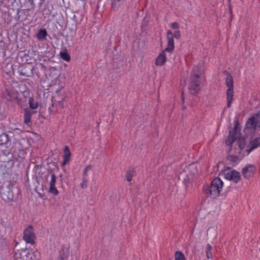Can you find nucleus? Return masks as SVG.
I'll use <instances>...</instances> for the list:
<instances>
[{
    "instance_id": "obj_1",
    "label": "nucleus",
    "mask_w": 260,
    "mask_h": 260,
    "mask_svg": "<svg viewBox=\"0 0 260 260\" xmlns=\"http://www.w3.org/2000/svg\"><path fill=\"white\" fill-rule=\"evenodd\" d=\"M206 81L205 76L202 66L198 64L193 67L191 72L188 85L189 93L195 95L199 92Z\"/></svg>"
},
{
    "instance_id": "obj_2",
    "label": "nucleus",
    "mask_w": 260,
    "mask_h": 260,
    "mask_svg": "<svg viewBox=\"0 0 260 260\" xmlns=\"http://www.w3.org/2000/svg\"><path fill=\"white\" fill-rule=\"evenodd\" d=\"M223 183L219 178H214L210 185H205L203 187L204 193L208 197L215 199L219 195Z\"/></svg>"
},
{
    "instance_id": "obj_3",
    "label": "nucleus",
    "mask_w": 260,
    "mask_h": 260,
    "mask_svg": "<svg viewBox=\"0 0 260 260\" xmlns=\"http://www.w3.org/2000/svg\"><path fill=\"white\" fill-rule=\"evenodd\" d=\"M15 184L10 180L4 181L0 186V194L3 200L11 202L14 199L13 188Z\"/></svg>"
},
{
    "instance_id": "obj_4",
    "label": "nucleus",
    "mask_w": 260,
    "mask_h": 260,
    "mask_svg": "<svg viewBox=\"0 0 260 260\" xmlns=\"http://www.w3.org/2000/svg\"><path fill=\"white\" fill-rule=\"evenodd\" d=\"M224 74H226V77L225 78V84L228 87L226 90V100H227V107L230 108L232 105V101L233 100L234 95V82L232 75L227 71H224Z\"/></svg>"
},
{
    "instance_id": "obj_5",
    "label": "nucleus",
    "mask_w": 260,
    "mask_h": 260,
    "mask_svg": "<svg viewBox=\"0 0 260 260\" xmlns=\"http://www.w3.org/2000/svg\"><path fill=\"white\" fill-rule=\"evenodd\" d=\"M222 173L226 179L232 180L235 183H237L241 180L240 173L235 170H232L231 168L224 167Z\"/></svg>"
},
{
    "instance_id": "obj_6",
    "label": "nucleus",
    "mask_w": 260,
    "mask_h": 260,
    "mask_svg": "<svg viewBox=\"0 0 260 260\" xmlns=\"http://www.w3.org/2000/svg\"><path fill=\"white\" fill-rule=\"evenodd\" d=\"M234 128L233 131H230L228 139L225 141L227 145L232 146L239 135L241 134L240 124L238 120L234 121Z\"/></svg>"
},
{
    "instance_id": "obj_7",
    "label": "nucleus",
    "mask_w": 260,
    "mask_h": 260,
    "mask_svg": "<svg viewBox=\"0 0 260 260\" xmlns=\"http://www.w3.org/2000/svg\"><path fill=\"white\" fill-rule=\"evenodd\" d=\"M23 240L27 243L33 245L35 243V239L36 235L34 232V229L32 225H29L24 231Z\"/></svg>"
},
{
    "instance_id": "obj_8",
    "label": "nucleus",
    "mask_w": 260,
    "mask_h": 260,
    "mask_svg": "<svg viewBox=\"0 0 260 260\" xmlns=\"http://www.w3.org/2000/svg\"><path fill=\"white\" fill-rule=\"evenodd\" d=\"M44 0H24V7L26 8L27 12L34 10L36 5H38L39 9H41Z\"/></svg>"
},
{
    "instance_id": "obj_9",
    "label": "nucleus",
    "mask_w": 260,
    "mask_h": 260,
    "mask_svg": "<svg viewBox=\"0 0 260 260\" xmlns=\"http://www.w3.org/2000/svg\"><path fill=\"white\" fill-rule=\"evenodd\" d=\"M70 246L62 245L58 251V255L55 260H68L69 255Z\"/></svg>"
},
{
    "instance_id": "obj_10",
    "label": "nucleus",
    "mask_w": 260,
    "mask_h": 260,
    "mask_svg": "<svg viewBox=\"0 0 260 260\" xmlns=\"http://www.w3.org/2000/svg\"><path fill=\"white\" fill-rule=\"evenodd\" d=\"M256 169L254 166L252 165H247L242 169V175L245 178L248 179L252 177L255 172Z\"/></svg>"
},
{
    "instance_id": "obj_11",
    "label": "nucleus",
    "mask_w": 260,
    "mask_h": 260,
    "mask_svg": "<svg viewBox=\"0 0 260 260\" xmlns=\"http://www.w3.org/2000/svg\"><path fill=\"white\" fill-rule=\"evenodd\" d=\"M172 35V31L171 30H168L167 32L168 46L165 49V51L168 52H172L175 48L174 40Z\"/></svg>"
},
{
    "instance_id": "obj_12",
    "label": "nucleus",
    "mask_w": 260,
    "mask_h": 260,
    "mask_svg": "<svg viewBox=\"0 0 260 260\" xmlns=\"http://www.w3.org/2000/svg\"><path fill=\"white\" fill-rule=\"evenodd\" d=\"M34 109L26 108L24 110V122L28 124L31 120V116L32 114L36 113Z\"/></svg>"
},
{
    "instance_id": "obj_13",
    "label": "nucleus",
    "mask_w": 260,
    "mask_h": 260,
    "mask_svg": "<svg viewBox=\"0 0 260 260\" xmlns=\"http://www.w3.org/2000/svg\"><path fill=\"white\" fill-rule=\"evenodd\" d=\"M18 95V91H12L7 90L4 96L8 101H12L17 98Z\"/></svg>"
},
{
    "instance_id": "obj_14",
    "label": "nucleus",
    "mask_w": 260,
    "mask_h": 260,
    "mask_svg": "<svg viewBox=\"0 0 260 260\" xmlns=\"http://www.w3.org/2000/svg\"><path fill=\"white\" fill-rule=\"evenodd\" d=\"M63 152V160L61 164L62 167L64 166L68 162H69L71 156V153L70 152L69 147L68 146H66L64 147Z\"/></svg>"
},
{
    "instance_id": "obj_15",
    "label": "nucleus",
    "mask_w": 260,
    "mask_h": 260,
    "mask_svg": "<svg viewBox=\"0 0 260 260\" xmlns=\"http://www.w3.org/2000/svg\"><path fill=\"white\" fill-rule=\"evenodd\" d=\"M166 52V51H165V50H164L157 57L155 60V64L156 66H162L166 62L167 60Z\"/></svg>"
},
{
    "instance_id": "obj_16",
    "label": "nucleus",
    "mask_w": 260,
    "mask_h": 260,
    "mask_svg": "<svg viewBox=\"0 0 260 260\" xmlns=\"http://www.w3.org/2000/svg\"><path fill=\"white\" fill-rule=\"evenodd\" d=\"M258 120L257 118L252 117L247 120L246 126L248 128H255L257 126Z\"/></svg>"
},
{
    "instance_id": "obj_17",
    "label": "nucleus",
    "mask_w": 260,
    "mask_h": 260,
    "mask_svg": "<svg viewBox=\"0 0 260 260\" xmlns=\"http://www.w3.org/2000/svg\"><path fill=\"white\" fill-rule=\"evenodd\" d=\"M125 0H112V9L114 11L119 10L120 7L122 6Z\"/></svg>"
},
{
    "instance_id": "obj_18",
    "label": "nucleus",
    "mask_w": 260,
    "mask_h": 260,
    "mask_svg": "<svg viewBox=\"0 0 260 260\" xmlns=\"http://www.w3.org/2000/svg\"><path fill=\"white\" fill-rule=\"evenodd\" d=\"M47 31L45 28L40 29L36 34V37L39 41H45L46 40Z\"/></svg>"
},
{
    "instance_id": "obj_19",
    "label": "nucleus",
    "mask_w": 260,
    "mask_h": 260,
    "mask_svg": "<svg viewBox=\"0 0 260 260\" xmlns=\"http://www.w3.org/2000/svg\"><path fill=\"white\" fill-rule=\"evenodd\" d=\"M136 172V169L133 167H129L125 173V178L128 182L132 181L133 177Z\"/></svg>"
},
{
    "instance_id": "obj_20",
    "label": "nucleus",
    "mask_w": 260,
    "mask_h": 260,
    "mask_svg": "<svg viewBox=\"0 0 260 260\" xmlns=\"http://www.w3.org/2000/svg\"><path fill=\"white\" fill-rule=\"evenodd\" d=\"M76 14L75 13L73 12L72 14V19L74 21L75 23V25L77 26L81 21L83 19V16L81 14H79L78 13H76Z\"/></svg>"
},
{
    "instance_id": "obj_21",
    "label": "nucleus",
    "mask_w": 260,
    "mask_h": 260,
    "mask_svg": "<svg viewBox=\"0 0 260 260\" xmlns=\"http://www.w3.org/2000/svg\"><path fill=\"white\" fill-rule=\"evenodd\" d=\"M9 141V137L8 134L3 133L0 135V145H7Z\"/></svg>"
},
{
    "instance_id": "obj_22",
    "label": "nucleus",
    "mask_w": 260,
    "mask_h": 260,
    "mask_svg": "<svg viewBox=\"0 0 260 260\" xmlns=\"http://www.w3.org/2000/svg\"><path fill=\"white\" fill-rule=\"evenodd\" d=\"M250 148L249 151H252L258 146H260V137L256 138L250 142Z\"/></svg>"
},
{
    "instance_id": "obj_23",
    "label": "nucleus",
    "mask_w": 260,
    "mask_h": 260,
    "mask_svg": "<svg viewBox=\"0 0 260 260\" xmlns=\"http://www.w3.org/2000/svg\"><path fill=\"white\" fill-rule=\"evenodd\" d=\"M21 18H22L21 21L25 20L26 19L25 10H23L22 11H20L18 9L17 11V15L15 18L19 21L20 20Z\"/></svg>"
},
{
    "instance_id": "obj_24",
    "label": "nucleus",
    "mask_w": 260,
    "mask_h": 260,
    "mask_svg": "<svg viewBox=\"0 0 260 260\" xmlns=\"http://www.w3.org/2000/svg\"><path fill=\"white\" fill-rule=\"evenodd\" d=\"M29 105L31 109H36L38 107V103L32 97L29 99Z\"/></svg>"
},
{
    "instance_id": "obj_25",
    "label": "nucleus",
    "mask_w": 260,
    "mask_h": 260,
    "mask_svg": "<svg viewBox=\"0 0 260 260\" xmlns=\"http://www.w3.org/2000/svg\"><path fill=\"white\" fill-rule=\"evenodd\" d=\"M211 249V245L210 244H207L206 248V256L208 259L212 258L213 257Z\"/></svg>"
},
{
    "instance_id": "obj_26",
    "label": "nucleus",
    "mask_w": 260,
    "mask_h": 260,
    "mask_svg": "<svg viewBox=\"0 0 260 260\" xmlns=\"http://www.w3.org/2000/svg\"><path fill=\"white\" fill-rule=\"evenodd\" d=\"M175 260H186V258L181 251H177L175 253Z\"/></svg>"
},
{
    "instance_id": "obj_27",
    "label": "nucleus",
    "mask_w": 260,
    "mask_h": 260,
    "mask_svg": "<svg viewBox=\"0 0 260 260\" xmlns=\"http://www.w3.org/2000/svg\"><path fill=\"white\" fill-rule=\"evenodd\" d=\"M49 192L55 196H57L59 193L58 190L55 187V185H49Z\"/></svg>"
},
{
    "instance_id": "obj_28",
    "label": "nucleus",
    "mask_w": 260,
    "mask_h": 260,
    "mask_svg": "<svg viewBox=\"0 0 260 260\" xmlns=\"http://www.w3.org/2000/svg\"><path fill=\"white\" fill-rule=\"evenodd\" d=\"M60 55L61 58L64 60L67 61H69L70 60V56L67 52H61Z\"/></svg>"
},
{
    "instance_id": "obj_29",
    "label": "nucleus",
    "mask_w": 260,
    "mask_h": 260,
    "mask_svg": "<svg viewBox=\"0 0 260 260\" xmlns=\"http://www.w3.org/2000/svg\"><path fill=\"white\" fill-rule=\"evenodd\" d=\"M39 254V252L38 251H35L34 252H31V253L28 252V256H29V255L30 256V259L31 260H37V259L38 260L39 258L37 257V256Z\"/></svg>"
},
{
    "instance_id": "obj_30",
    "label": "nucleus",
    "mask_w": 260,
    "mask_h": 260,
    "mask_svg": "<svg viewBox=\"0 0 260 260\" xmlns=\"http://www.w3.org/2000/svg\"><path fill=\"white\" fill-rule=\"evenodd\" d=\"M192 178H190L188 175L184 179L183 182L186 187L189 186L190 183L192 181Z\"/></svg>"
},
{
    "instance_id": "obj_31",
    "label": "nucleus",
    "mask_w": 260,
    "mask_h": 260,
    "mask_svg": "<svg viewBox=\"0 0 260 260\" xmlns=\"http://www.w3.org/2000/svg\"><path fill=\"white\" fill-rule=\"evenodd\" d=\"M226 158L228 160L232 162H236L238 159V157L236 155H229L227 156Z\"/></svg>"
},
{
    "instance_id": "obj_32",
    "label": "nucleus",
    "mask_w": 260,
    "mask_h": 260,
    "mask_svg": "<svg viewBox=\"0 0 260 260\" xmlns=\"http://www.w3.org/2000/svg\"><path fill=\"white\" fill-rule=\"evenodd\" d=\"M92 168V166L89 165L86 166L84 168L83 172V177H87V172Z\"/></svg>"
},
{
    "instance_id": "obj_33",
    "label": "nucleus",
    "mask_w": 260,
    "mask_h": 260,
    "mask_svg": "<svg viewBox=\"0 0 260 260\" xmlns=\"http://www.w3.org/2000/svg\"><path fill=\"white\" fill-rule=\"evenodd\" d=\"M18 86H19V91L21 92H23L24 93H28V91L26 90L25 89L26 86L23 84H20V85H18Z\"/></svg>"
},
{
    "instance_id": "obj_34",
    "label": "nucleus",
    "mask_w": 260,
    "mask_h": 260,
    "mask_svg": "<svg viewBox=\"0 0 260 260\" xmlns=\"http://www.w3.org/2000/svg\"><path fill=\"white\" fill-rule=\"evenodd\" d=\"M88 180L87 178L83 177V181L80 183V186L82 188H86L87 186Z\"/></svg>"
},
{
    "instance_id": "obj_35",
    "label": "nucleus",
    "mask_w": 260,
    "mask_h": 260,
    "mask_svg": "<svg viewBox=\"0 0 260 260\" xmlns=\"http://www.w3.org/2000/svg\"><path fill=\"white\" fill-rule=\"evenodd\" d=\"M51 177V179L49 182V185H55L56 177L55 174H52Z\"/></svg>"
},
{
    "instance_id": "obj_36",
    "label": "nucleus",
    "mask_w": 260,
    "mask_h": 260,
    "mask_svg": "<svg viewBox=\"0 0 260 260\" xmlns=\"http://www.w3.org/2000/svg\"><path fill=\"white\" fill-rule=\"evenodd\" d=\"M173 36V38H176V39H179L181 37V33H180V31L178 30H176L174 33H173L172 32V35Z\"/></svg>"
},
{
    "instance_id": "obj_37",
    "label": "nucleus",
    "mask_w": 260,
    "mask_h": 260,
    "mask_svg": "<svg viewBox=\"0 0 260 260\" xmlns=\"http://www.w3.org/2000/svg\"><path fill=\"white\" fill-rule=\"evenodd\" d=\"M171 27L173 29H178L179 27V25L178 22H175L171 24Z\"/></svg>"
},
{
    "instance_id": "obj_38",
    "label": "nucleus",
    "mask_w": 260,
    "mask_h": 260,
    "mask_svg": "<svg viewBox=\"0 0 260 260\" xmlns=\"http://www.w3.org/2000/svg\"><path fill=\"white\" fill-rule=\"evenodd\" d=\"M20 76H25V77H30L32 75H27L26 73H23V72H21L20 73Z\"/></svg>"
},
{
    "instance_id": "obj_39",
    "label": "nucleus",
    "mask_w": 260,
    "mask_h": 260,
    "mask_svg": "<svg viewBox=\"0 0 260 260\" xmlns=\"http://www.w3.org/2000/svg\"><path fill=\"white\" fill-rule=\"evenodd\" d=\"M40 66H41V68L42 70H43L44 71H46L47 70V67L43 64L41 63Z\"/></svg>"
},
{
    "instance_id": "obj_40",
    "label": "nucleus",
    "mask_w": 260,
    "mask_h": 260,
    "mask_svg": "<svg viewBox=\"0 0 260 260\" xmlns=\"http://www.w3.org/2000/svg\"><path fill=\"white\" fill-rule=\"evenodd\" d=\"M48 70H49L50 71H56L57 70V68H56V67H50L49 68Z\"/></svg>"
},
{
    "instance_id": "obj_41",
    "label": "nucleus",
    "mask_w": 260,
    "mask_h": 260,
    "mask_svg": "<svg viewBox=\"0 0 260 260\" xmlns=\"http://www.w3.org/2000/svg\"><path fill=\"white\" fill-rule=\"evenodd\" d=\"M256 117L260 118V110L258 112V113L256 114Z\"/></svg>"
},
{
    "instance_id": "obj_42",
    "label": "nucleus",
    "mask_w": 260,
    "mask_h": 260,
    "mask_svg": "<svg viewBox=\"0 0 260 260\" xmlns=\"http://www.w3.org/2000/svg\"><path fill=\"white\" fill-rule=\"evenodd\" d=\"M59 108H62L63 107V105H59Z\"/></svg>"
},
{
    "instance_id": "obj_43",
    "label": "nucleus",
    "mask_w": 260,
    "mask_h": 260,
    "mask_svg": "<svg viewBox=\"0 0 260 260\" xmlns=\"http://www.w3.org/2000/svg\"><path fill=\"white\" fill-rule=\"evenodd\" d=\"M239 147L241 149H242V147H241V144H239Z\"/></svg>"
},
{
    "instance_id": "obj_44",
    "label": "nucleus",
    "mask_w": 260,
    "mask_h": 260,
    "mask_svg": "<svg viewBox=\"0 0 260 260\" xmlns=\"http://www.w3.org/2000/svg\"><path fill=\"white\" fill-rule=\"evenodd\" d=\"M50 110L51 111H54V110L53 109L52 110L51 109V108H50Z\"/></svg>"
}]
</instances>
